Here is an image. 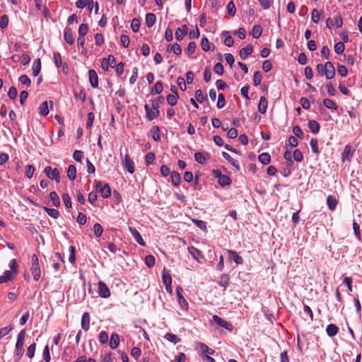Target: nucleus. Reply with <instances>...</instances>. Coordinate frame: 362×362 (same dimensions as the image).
Here are the masks:
<instances>
[{
    "mask_svg": "<svg viewBox=\"0 0 362 362\" xmlns=\"http://www.w3.org/2000/svg\"><path fill=\"white\" fill-rule=\"evenodd\" d=\"M40 113L44 116L49 114L48 103L47 101L43 102L39 107Z\"/></svg>",
    "mask_w": 362,
    "mask_h": 362,
    "instance_id": "obj_48",
    "label": "nucleus"
},
{
    "mask_svg": "<svg viewBox=\"0 0 362 362\" xmlns=\"http://www.w3.org/2000/svg\"><path fill=\"white\" fill-rule=\"evenodd\" d=\"M352 154L353 151L351 146L349 145H346L342 153V160H350L352 157Z\"/></svg>",
    "mask_w": 362,
    "mask_h": 362,
    "instance_id": "obj_19",
    "label": "nucleus"
},
{
    "mask_svg": "<svg viewBox=\"0 0 362 362\" xmlns=\"http://www.w3.org/2000/svg\"><path fill=\"white\" fill-rule=\"evenodd\" d=\"M44 173H45L46 176L50 180H55L57 182H59L60 174L57 168L52 169V167L47 166L44 170Z\"/></svg>",
    "mask_w": 362,
    "mask_h": 362,
    "instance_id": "obj_3",
    "label": "nucleus"
},
{
    "mask_svg": "<svg viewBox=\"0 0 362 362\" xmlns=\"http://www.w3.org/2000/svg\"><path fill=\"white\" fill-rule=\"evenodd\" d=\"M253 52V47L251 45H247L246 47L240 50L239 55L241 59L245 60L247 57Z\"/></svg>",
    "mask_w": 362,
    "mask_h": 362,
    "instance_id": "obj_12",
    "label": "nucleus"
},
{
    "mask_svg": "<svg viewBox=\"0 0 362 362\" xmlns=\"http://www.w3.org/2000/svg\"><path fill=\"white\" fill-rule=\"evenodd\" d=\"M88 27L87 24H86V23L81 24L78 28V35L85 37V35L88 33Z\"/></svg>",
    "mask_w": 362,
    "mask_h": 362,
    "instance_id": "obj_59",
    "label": "nucleus"
},
{
    "mask_svg": "<svg viewBox=\"0 0 362 362\" xmlns=\"http://www.w3.org/2000/svg\"><path fill=\"white\" fill-rule=\"evenodd\" d=\"M129 232L132 234V237L134 238V240L140 245L144 246L145 242L143 240L139 232L135 228H133V227H129Z\"/></svg>",
    "mask_w": 362,
    "mask_h": 362,
    "instance_id": "obj_10",
    "label": "nucleus"
},
{
    "mask_svg": "<svg viewBox=\"0 0 362 362\" xmlns=\"http://www.w3.org/2000/svg\"><path fill=\"white\" fill-rule=\"evenodd\" d=\"M144 109L146 113V118L151 121L159 115V110H155L153 108H150L149 106L146 104Z\"/></svg>",
    "mask_w": 362,
    "mask_h": 362,
    "instance_id": "obj_11",
    "label": "nucleus"
},
{
    "mask_svg": "<svg viewBox=\"0 0 362 362\" xmlns=\"http://www.w3.org/2000/svg\"><path fill=\"white\" fill-rule=\"evenodd\" d=\"M19 82L27 87H30L31 85V81L26 75L21 76L19 77Z\"/></svg>",
    "mask_w": 362,
    "mask_h": 362,
    "instance_id": "obj_58",
    "label": "nucleus"
},
{
    "mask_svg": "<svg viewBox=\"0 0 362 362\" xmlns=\"http://www.w3.org/2000/svg\"><path fill=\"white\" fill-rule=\"evenodd\" d=\"M218 184L222 187L230 185L231 184V180L228 176L222 175L219 176Z\"/></svg>",
    "mask_w": 362,
    "mask_h": 362,
    "instance_id": "obj_34",
    "label": "nucleus"
},
{
    "mask_svg": "<svg viewBox=\"0 0 362 362\" xmlns=\"http://www.w3.org/2000/svg\"><path fill=\"white\" fill-rule=\"evenodd\" d=\"M310 145L312 149V152L315 154H319L320 150L318 148V141L316 138L311 139Z\"/></svg>",
    "mask_w": 362,
    "mask_h": 362,
    "instance_id": "obj_41",
    "label": "nucleus"
},
{
    "mask_svg": "<svg viewBox=\"0 0 362 362\" xmlns=\"http://www.w3.org/2000/svg\"><path fill=\"white\" fill-rule=\"evenodd\" d=\"M227 11L231 16H235L236 13V8L233 1L228 2L227 5Z\"/></svg>",
    "mask_w": 362,
    "mask_h": 362,
    "instance_id": "obj_54",
    "label": "nucleus"
},
{
    "mask_svg": "<svg viewBox=\"0 0 362 362\" xmlns=\"http://www.w3.org/2000/svg\"><path fill=\"white\" fill-rule=\"evenodd\" d=\"M162 280L165 286L172 284V277L170 272L167 271L165 268L163 269L162 272Z\"/></svg>",
    "mask_w": 362,
    "mask_h": 362,
    "instance_id": "obj_21",
    "label": "nucleus"
},
{
    "mask_svg": "<svg viewBox=\"0 0 362 362\" xmlns=\"http://www.w3.org/2000/svg\"><path fill=\"white\" fill-rule=\"evenodd\" d=\"M44 209L49 216L54 218H57L59 216V212L57 209H49L47 207H45Z\"/></svg>",
    "mask_w": 362,
    "mask_h": 362,
    "instance_id": "obj_49",
    "label": "nucleus"
},
{
    "mask_svg": "<svg viewBox=\"0 0 362 362\" xmlns=\"http://www.w3.org/2000/svg\"><path fill=\"white\" fill-rule=\"evenodd\" d=\"M53 59L55 64V66L57 68H59L62 66V57L59 52H54L53 55Z\"/></svg>",
    "mask_w": 362,
    "mask_h": 362,
    "instance_id": "obj_60",
    "label": "nucleus"
},
{
    "mask_svg": "<svg viewBox=\"0 0 362 362\" xmlns=\"http://www.w3.org/2000/svg\"><path fill=\"white\" fill-rule=\"evenodd\" d=\"M119 344V337L117 334H112L110 340V346L112 349L118 347Z\"/></svg>",
    "mask_w": 362,
    "mask_h": 362,
    "instance_id": "obj_25",
    "label": "nucleus"
},
{
    "mask_svg": "<svg viewBox=\"0 0 362 362\" xmlns=\"http://www.w3.org/2000/svg\"><path fill=\"white\" fill-rule=\"evenodd\" d=\"M323 104L329 110H336L337 109V105L336 103L329 98L324 99Z\"/></svg>",
    "mask_w": 362,
    "mask_h": 362,
    "instance_id": "obj_36",
    "label": "nucleus"
},
{
    "mask_svg": "<svg viewBox=\"0 0 362 362\" xmlns=\"http://www.w3.org/2000/svg\"><path fill=\"white\" fill-rule=\"evenodd\" d=\"M338 331H339L338 327L334 324H330V325H327V327L326 328V332H327V335L329 337H332L337 335Z\"/></svg>",
    "mask_w": 362,
    "mask_h": 362,
    "instance_id": "obj_29",
    "label": "nucleus"
},
{
    "mask_svg": "<svg viewBox=\"0 0 362 362\" xmlns=\"http://www.w3.org/2000/svg\"><path fill=\"white\" fill-rule=\"evenodd\" d=\"M49 198L52 201L54 206L58 207L60 206V199L56 192H51Z\"/></svg>",
    "mask_w": 362,
    "mask_h": 362,
    "instance_id": "obj_43",
    "label": "nucleus"
},
{
    "mask_svg": "<svg viewBox=\"0 0 362 362\" xmlns=\"http://www.w3.org/2000/svg\"><path fill=\"white\" fill-rule=\"evenodd\" d=\"M308 127L313 134H317L320 131V124L315 120H310L308 122Z\"/></svg>",
    "mask_w": 362,
    "mask_h": 362,
    "instance_id": "obj_27",
    "label": "nucleus"
},
{
    "mask_svg": "<svg viewBox=\"0 0 362 362\" xmlns=\"http://www.w3.org/2000/svg\"><path fill=\"white\" fill-rule=\"evenodd\" d=\"M98 293L103 298L110 297L111 294L108 286L103 281H99Z\"/></svg>",
    "mask_w": 362,
    "mask_h": 362,
    "instance_id": "obj_4",
    "label": "nucleus"
},
{
    "mask_svg": "<svg viewBox=\"0 0 362 362\" xmlns=\"http://www.w3.org/2000/svg\"><path fill=\"white\" fill-rule=\"evenodd\" d=\"M62 200L64 202L65 206L67 209L71 208V206H72L71 200V197H69V195L68 194L64 193L62 194Z\"/></svg>",
    "mask_w": 362,
    "mask_h": 362,
    "instance_id": "obj_52",
    "label": "nucleus"
},
{
    "mask_svg": "<svg viewBox=\"0 0 362 362\" xmlns=\"http://www.w3.org/2000/svg\"><path fill=\"white\" fill-rule=\"evenodd\" d=\"M156 18L155 14L151 13L146 14V23L148 28L152 27L154 25V23H156Z\"/></svg>",
    "mask_w": 362,
    "mask_h": 362,
    "instance_id": "obj_35",
    "label": "nucleus"
},
{
    "mask_svg": "<svg viewBox=\"0 0 362 362\" xmlns=\"http://www.w3.org/2000/svg\"><path fill=\"white\" fill-rule=\"evenodd\" d=\"M197 349L202 351V354H203L202 356L214 355L215 353L214 349L209 348L207 345L202 342L197 343Z\"/></svg>",
    "mask_w": 362,
    "mask_h": 362,
    "instance_id": "obj_8",
    "label": "nucleus"
},
{
    "mask_svg": "<svg viewBox=\"0 0 362 362\" xmlns=\"http://www.w3.org/2000/svg\"><path fill=\"white\" fill-rule=\"evenodd\" d=\"M222 35L223 36H225V40H224L225 45H226L228 47H231L233 45L234 41H233V39L232 38L231 35H230V33L228 31H223L222 33Z\"/></svg>",
    "mask_w": 362,
    "mask_h": 362,
    "instance_id": "obj_37",
    "label": "nucleus"
},
{
    "mask_svg": "<svg viewBox=\"0 0 362 362\" xmlns=\"http://www.w3.org/2000/svg\"><path fill=\"white\" fill-rule=\"evenodd\" d=\"M293 133L295 134L296 137H298L299 139L303 138V132L301 130L300 127L298 125L294 126L293 127Z\"/></svg>",
    "mask_w": 362,
    "mask_h": 362,
    "instance_id": "obj_62",
    "label": "nucleus"
},
{
    "mask_svg": "<svg viewBox=\"0 0 362 362\" xmlns=\"http://www.w3.org/2000/svg\"><path fill=\"white\" fill-rule=\"evenodd\" d=\"M89 81L93 88H97L98 86V74L93 69L88 71Z\"/></svg>",
    "mask_w": 362,
    "mask_h": 362,
    "instance_id": "obj_14",
    "label": "nucleus"
},
{
    "mask_svg": "<svg viewBox=\"0 0 362 362\" xmlns=\"http://www.w3.org/2000/svg\"><path fill=\"white\" fill-rule=\"evenodd\" d=\"M124 165L129 173H134V163L127 154L125 155Z\"/></svg>",
    "mask_w": 362,
    "mask_h": 362,
    "instance_id": "obj_16",
    "label": "nucleus"
},
{
    "mask_svg": "<svg viewBox=\"0 0 362 362\" xmlns=\"http://www.w3.org/2000/svg\"><path fill=\"white\" fill-rule=\"evenodd\" d=\"M344 45L342 42H338L334 45V51L338 54H342L344 51Z\"/></svg>",
    "mask_w": 362,
    "mask_h": 362,
    "instance_id": "obj_57",
    "label": "nucleus"
},
{
    "mask_svg": "<svg viewBox=\"0 0 362 362\" xmlns=\"http://www.w3.org/2000/svg\"><path fill=\"white\" fill-rule=\"evenodd\" d=\"M35 349H36V344L35 343H33L32 344H30L28 346V351H27V355H28L29 358H33L34 357L35 352Z\"/></svg>",
    "mask_w": 362,
    "mask_h": 362,
    "instance_id": "obj_56",
    "label": "nucleus"
},
{
    "mask_svg": "<svg viewBox=\"0 0 362 362\" xmlns=\"http://www.w3.org/2000/svg\"><path fill=\"white\" fill-rule=\"evenodd\" d=\"M81 327L85 331H88L90 327V315L86 312L83 314L81 318Z\"/></svg>",
    "mask_w": 362,
    "mask_h": 362,
    "instance_id": "obj_17",
    "label": "nucleus"
},
{
    "mask_svg": "<svg viewBox=\"0 0 362 362\" xmlns=\"http://www.w3.org/2000/svg\"><path fill=\"white\" fill-rule=\"evenodd\" d=\"M171 180L173 185L175 186H178L180 185V182L181 181L180 175L178 173L173 171L171 173Z\"/></svg>",
    "mask_w": 362,
    "mask_h": 362,
    "instance_id": "obj_46",
    "label": "nucleus"
},
{
    "mask_svg": "<svg viewBox=\"0 0 362 362\" xmlns=\"http://www.w3.org/2000/svg\"><path fill=\"white\" fill-rule=\"evenodd\" d=\"M226 105L225 96L223 93H219L218 95L217 107L218 108H222Z\"/></svg>",
    "mask_w": 362,
    "mask_h": 362,
    "instance_id": "obj_61",
    "label": "nucleus"
},
{
    "mask_svg": "<svg viewBox=\"0 0 362 362\" xmlns=\"http://www.w3.org/2000/svg\"><path fill=\"white\" fill-rule=\"evenodd\" d=\"M95 189L97 191L100 192L101 196L106 199L111 195V189L108 184L103 185L102 182L98 181L95 184Z\"/></svg>",
    "mask_w": 362,
    "mask_h": 362,
    "instance_id": "obj_2",
    "label": "nucleus"
},
{
    "mask_svg": "<svg viewBox=\"0 0 362 362\" xmlns=\"http://www.w3.org/2000/svg\"><path fill=\"white\" fill-rule=\"evenodd\" d=\"M145 263L148 268H151L155 264V257L151 255H148L145 257Z\"/></svg>",
    "mask_w": 362,
    "mask_h": 362,
    "instance_id": "obj_53",
    "label": "nucleus"
},
{
    "mask_svg": "<svg viewBox=\"0 0 362 362\" xmlns=\"http://www.w3.org/2000/svg\"><path fill=\"white\" fill-rule=\"evenodd\" d=\"M163 86L161 81H158L151 89L152 94H159L163 91Z\"/></svg>",
    "mask_w": 362,
    "mask_h": 362,
    "instance_id": "obj_42",
    "label": "nucleus"
},
{
    "mask_svg": "<svg viewBox=\"0 0 362 362\" xmlns=\"http://www.w3.org/2000/svg\"><path fill=\"white\" fill-rule=\"evenodd\" d=\"M168 52H173L176 55L181 54L182 49L179 44L174 43L173 45H169L167 48Z\"/></svg>",
    "mask_w": 362,
    "mask_h": 362,
    "instance_id": "obj_31",
    "label": "nucleus"
},
{
    "mask_svg": "<svg viewBox=\"0 0 362 362\" xmlns=\"http://www.w3.org/2000/svg\"><path fill=\"white\" fill-rule=\"evenodd\" d=\"M183 290L181 287L176 288V294L177 296L178 302L182 309L187 310L188 309V303L184 296H182Z\"/></svg>",
    "mask_w": 362,
    "mask_h": 362,
    "instance_id": "obj_5",
    "label": "nucleus"
},
{
    "mask_svg": "<svg viewBox=\"0 0 362 362\" xmlns=\"http://www.w3.org/2000/svg\"><path fill=\"white\" fill-rule=\"evenodd\" d=\"M223 157L227 160L233 167H235L237 170H240V165L239 162L232 158L228 153L223 152L222 153Z\"/></svg>",
    "mask_w": 362,
    "mask_h": 362,
    "instance_id": "obj_22",
    "label": "nucleus"
},
{
    "mask_svg": "<svg viewBox=\"0 0 362 362\" xmlns=\"http://www.w3.org/2000/svg\"><path fill=\"white\" fill-rule=\"evenodd\" d=\"M32 69L34 76H37L40 74L41 71V61L40 59H37L33 62Z\"/></svg>",
    "mask_w": 362,
    "mask_h": 362,
    "instance_id": "obj_26",
    "label": "nucleus"
},
{
    "mask_svg": "<svg viewBox=\"0 0 362 362\" xmlns=\"http://www.w3.org/2000/svg\"><path fill=\"white\" fill-rule=\"evenodd\" d=\"M67 176L71 181L74 180L76 177V168L74 165H70L67 169Z\"/></svg>",
    "mask_w": 362,
    "mask_h": 362,
    "instance_id": "obj_30",
    "label": "nucleus"
},
{
    "mask_svg": "<svg viewBox=\"0 0 362 362\" xmlns=\"http://www.w3.org/2000/svg\"><path fill=\"white\" fill-rule=\"evenodd\" d=\"M228 253L230 261H234L237 264H242L243 263V259L235 251L228 250Z\"/></svg>",
    "mask_w": 362,
    "mask_h": 362,
    "instance_id": "obj_13",
    "label": "nucleus"
},
{
    "mask_svg": "<svg viewBox=\"0 0 362 362\" xmlns=\"http://www.w3.org/2000/svg\"><path fill=\"white\" fill-rule=\"evenodd\" d=\"M262 33V28L259 25H254L252 30V35L254 38H259Z\"/></svg>",
    "mask_w": 362,
    "mask_h": 362,
    "instance_id": "obj_39",
    "label": "nucleus"
},
{
    "mask_svg": "<svg viewBox=\"0 0 362 362\" xmlns=\"http://www.w3.org/2000/svg\"><path fill=\"white\" fill-rule=\"evenodd\" d=\"M229 279L228 274H222L221 276L220 281H218V284L226 288L229 284Z\"/></svg>",
    "mask_w": 362,
    "mask_h": 362,
    "instance_id": "obj_45",
    "label": "nucleus"
},
{
    "mask_svg": "<svg viewBox=\"0 0 362 362\" xmlns=\"http://www.w3.org/2000/svg\"><path fill=\"white\" fill-rule=\"evenodd\" d=\"M178 95L177 94H168L167 95V102L168 103L171 105L174 106L177 104Z\"/></svg>",
    "mask_w": 362,
    "mask_h": 362,
    "instance_id": "obj_47",
    "label": "nucleus"
},
{
    "mask_svg": "<svg viewBox=\"0 0 362 362\" xmlns=\"http://www.w3.org/2000/svg\"><path fill=\"white\" fill-rule=\"evenodd\" d=\"M189 252L192 255V257L197 260V262L200 261V259L203 258V255L202 254V252L198 250L197 248L190 246L187 248Z\"/></svg>",
    "mask_w": 362,
    "mask_h": 362,
    "instance_id": "obj_15",
    "label": "nucleus"
},
{
    "mask_svg": "<svg viewBox=\"0 0 362 362\" xmlns=\"http://www.w3.org/2000/svg\"><path fill=\"white\" fill-rule=\"evenodd\" d=\"M213 320L216 324L219 325L220 327L227 329V330H232L233 326L232 325L228 322V321L222 319L221 317H218V315H213Z\"/></svg>",
    "mask_w": 362,
    "mask_h": 362,
    "instance_id": "obj_7",
    "label": "nucleus"
},
{
    "mask_svg": "<svg viewBox=\"0 0 362 362\" xmlns=\"http://www.w3.org/2000/svg\"><path fill=\"white\" fill-rule=\"evenodd\" d=\"M258 160L262 164L267 165L271 161V157L268 153H262L259 156Z\"/></svg>",
    "mask_w": 362,
    "mask_h": 362,
    "instance_id": "obj_38",
    "label": "nucleus"
},
{
    "mask_svg": "<svg viewBox=\"0 0 362 362\" xmlns=\"http://www.w3.org/2000/svg\"><path fill=\"white\" fill-rule=\"evenodd\" d=\"M93 230H94V234H95V237L100 238L102 235L103 229L102 226L100 223H95L93 226Z\"/></svg>",
    "mask_w": 362,
    "mask_h": 362,
    "instance_id": "obj_50",
    "label": "nucleus"
},
{
    "mask_svg": "<svg viewBox=\"0 0 362 362\" xmlns=\"http://www.w3.org/2000/svg\"><path fill=\"white\" fill-rule=\"evenodd\" d=\"M131 28L133 32L136 33L140 28V21L138 18H134L132 21Z\"/></svg>",
    "mask_w": 362,
    "mask_h": 362,
    "instance_id": "obj_55",
    "label": "nucleus"
},
{
    "mask_svg": "<svg viewBox=\"0 0 362 362\" xmlns=\"http://www.w3.org/2000/svg\"><path fill=\"white\" fill-rule=\"evenodd\" d=\"M327 204L328 208L331 211H334L336 209V206L337 204V201L334 197H333L332 195H329L327 197Z\"/></svg>",
    "mask_w": 362,
    "mask_h": 362,
    "instance_id": "obj_28",
    "label": "nucleus"
},
{
    "mask_svg": "<svg viewBox=\"0 0 362 362\" xmlns=\"http://www.w3.org/2000/svg\"><path fill=\"white\" fill-rule=\"evenodd\" d=\"M151 134L154 141H159L160 140V131L158 127L155 126L152 127L151 129Z\"/></svg>",
    "mask_w": 362,
    "mask_h": 362,
    "instance_id": "obj_40",
    "label": "nucleus"
},
{
    "mask_svg": "<svg viewBox=\"0 0 362 362\" xmlns=\"http://www.w3.org/2000/svg\"><path fill=\"white\" fill-rule=\"evenodd\" d=\"M23 344L24 343L23 342L16 341L15 351L16 354L19 357H21L23 354Z\"/></svg>",
    "mask_w": 362,
    "mask_h": 362,
    "instance_id": "obj_51",
    "label": "nucleus"
},
{
    "mask_svg": "<svg viewBox=\"0 0 362 362\" xmlns=\"http://www.w3.org/2000/svg\"><path fill=\"white\" fill-rule=\"evenodd\" d=\"M267 104H268V102H267V98L264 96H262L260 98L259 105H258V110L260 113L264 114L266 112L267 108Z\"/></svg>",
    "mask_w": 362,
    "mask_h": 362,
    "instance_id": "obj_23",
    "label": "nucleus"
},
{
    "mask_svg": "<svg viewBox=\"0 0 362 362\" xmlns=\"http://www.w3.org/2000/svg\"><path fill=\"white\" fill-rule=\"evenodd\" d=\"M187 33V27L184 25L181 28H178L175 31V38L178 41H181L184 36Z\"/></svg>",
    "mask_w": 362,
    "mask_h": 362,
    "instance_id": "obj_18",
    "label": "nucleus"
},
{
    "mask_svg": "<svg viewBox=\"0 0 362 362\" xmlns=\"http://www.w3.org/2000/svg\"><path fill=\"white\" fill-rule=\"evenodd\" d=\"M93 1L90 0H78L76 3V6L78 8H83L88 6V10L91 11L90 6H93Z\"/></svg>",
    "mask_w": 362,
    "mask_h": 362,
    "instance_id": "obj_20",
    "label": "nucleus"
},
{
    "mask_svg": "<svg viewBox=\"0 0 362 362\" xmlns=\"http://www.w3.org/2000/svg\"><path fill=\"white\" fill-rule=\"evenodd\" d=\"M164 339L170 342L173 343L174 344H176L180 341V339L177 335L172 333L165 334L164 336Z\"/></svg>",
    "mask_w": 362,
    "mask_h": 362,
    "instance_id": "obj_33",
    "label": "nucleus"
},
{
    "mask_svg": "<svg viewBox=\"0 0 362 362\" xmlns=\"http://www.w3.org/2000/svg\"><path fill=\"white\" fill-rule=\"evenodd\" d=\"M30 270L34 280L38 281L41 276V272L39 264V259L35 254L33 255L32 256V265Z\"/></svg>",
    "mask_w": 362,
    "mask_h": 362,
    "instance_id": "obj_1",
    "label": "nucleus"
},
{
    "mask_svg": "<svg viewBox=\"0 0 362 362\" xmlns=\"http://www.w3.org/2000/svg\"><path fill=\"white\" fill-rule=\"evenodd\" d=\"M337 72L340 76L344 77L347 75L348 70L345 66L341 65V64H338L337 65Z\"/></svg>",
    "mask_w": 362,
    "mask_h": 362,
    "instance_id": "obj_63",
    "label": "nucleus"
},
{
    "mask_svg": "<svg viewBox=\"0 0 362 362\" xmlns=\"http://www.w3.org/2000/svg\"><path fill=\"white\" fill-rule=\"evenodd\" d=\"M325 76L327 79H332L335 76V69L333 64L330 62H327L325 63Z\"/></svg>",
    "mask_w": 362,
    "mask_h": 362,
    "instance_id": "obj_9",
    "label": "nucleus"
},
{
    "mask_svg": "<svg viewBox=\"0 0 362 362\" xmlns=\"http://www.w3.org/2000/svg\"><path fill=\"white\" fill-rule=\"evenodd\" d=\"M64 37L65 41L68 44H69V45L74 44V38L73 36L72 31L70 28H66L64 30Z\"/></svg>",
    "mask_w": 362,
    "mask_h": 362,
    "instance_id": "obj_24",
    "label": "nucleus"
},
{
    "mask_svg": "<svg viewBox=\"0 0 362 362\" xmlns=\"http://www.w3.org/2000/svg\"><path fill=\"white\" fill-rule=\"evenodd\" d=\"M35 170V167L32 165H28L26 166L25 175L28 177V178L30 179L33 176Z\"/></svg>",
    "mask_w": 362,
    "mask_h": 362,
    "instance_id": "obj_64",
    "label": "nucleus"
},
{
    "mask_svg": "<svg viewBox=\"0 0 362 362\" xmlns=\"http://www.w3.org/2000/svg\"><path fill=\"white\" fill-rule=\"evenodd\" d=\"M210 159L209 153L202 151L194 153V160L199 164H205Z\"/></svg>",
    "mask_w": 362,
    "mask_h": 362,
    "instance_id": "obj_6",
    "label": "nucleus"
},
{
    "mask_svg": "<svg viewBox=\"0 0 362 362\" xmlns=\"http://www.w3.org/2000/svg\"><path fill=\"white\" fill-rule=\"evenodd\" d=\"M13 276L11 272L8 270H6L4 272L3 275L0 276V284H3L7 282L8 281L11 280Z\"/></svg>",
    "mask_w": 362,
    "mask_h": 362,
    "instance_id": "obj_44",
    "label": "nucleus"
},
{
    "mask_svg": "<svg viewBox=\"0 0 362 362\" xmlns=\"http://www.w3.org/2000/svg\"><path fill=\"white\" fill-rule=\"evenodd\" d=\"M322 17V13L319 12L316 8L311 12V20L313 23H317Z\"/></svg>",
    "mask_w": 362,
    "mask_h": 362,
    "instance_id": "obj_32",
    "label": "nucleus"
}]
</instances>
